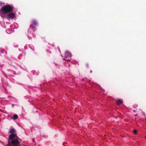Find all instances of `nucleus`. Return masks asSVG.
Masks as SVG:
<instances>
[{"mask_svg": "<svg viewBox=\"0 0 146 146\" xmlns=\"http://www.w3.org/2000/svg\"><path fill=\"white\" fill-rule=\"evenodd\" d=\"M65 56L66 57V58H70V59H65V60L66 61H70V59H71V54L68 52H66L65 54Z\"/></svg>", "mask_w": 146, "mask_h": 146, "instance_id": "20e7f679", "label": "nucleus"}, {"mask_svg": "<svg viewBox=\"0 0 146 146\" xmlns=\"http://www.w3.org/2000/svg\"><path fill=\"white\" fill-rule=\"evenodd\" d=\"M37 25V22L35 20H33V25H30V27L32 29H34L35 27H34V26H36Z\"/></svg>", "mask_w": 146, "mask_h": 146, "instance_id": "39448f33", "label": "nucleus"}, {"mask_svg": "<svg viewBox=\"0 0 146 146\" xmlns=\"http://www.w3.org/2000/svg\"><path fill=\"white\" fill-rule=\"evenodd\" d=\"M9 132L11 134L9 136L8 140V146H21L20 141L22 140L17 136L16 130L15 129H11Z\"/></svg>", "mask_w": 146, "mask_h": 146, "instance_id": "f257e3e1", "label": "nucleus"}, {"mask_svg": "<svg viewBox=\"0 0 146 146\" xmlns=\"http://www.w3.org/2000/svg\"><path fill=\"white\" fill-rule=\"evenodd\" d=\"M142 114H143V115H145V113L144 112H143V111H142Z\"/></svg>", "mask_w": 146, "mask_h": 146, "instance_id": "9d476101", "label": "nucleus"}, {"mask_svg": "<svg viewBox=\"0 0 146 146\" xmlns=\"http://www.w3.org/2000/svg\"><path fill=\"white\" fill-rule=\"evenodd\" d=\"M122 103V101L120 100H117L116 103L117 104L119 105Z\"/></svg>", "mask_w": 146, "mask_h": 146, "instance_id": "423d86ee", "label": "nucleus"}, {"mask_svg": "<svg viewBox=\"0 0 146 146\" xmlns=\"http://www.w3.org/2000/svg\"><path fill=\"white\" fill-rule=\"evenodd\" d=\"M13 6L7 4L4 5L0 10V15L2 18L6 17V15L13 11Z\"/></svg>", "mask_w": 146, "mask_h": 146, "instance_id": "f03ea898", "label": "nucleus"}, {"mask_svg": "<svg viewBox=\"0 0 146 146\" xmlns=\"http://www.w3.org/2000/svg\"><path fill=\"white\" fill-rule=\"evenodd\" d=\"M18 118V116L16 114L14 115H13V118L14 119H16Z\"/></svg>", "mask_w": 146, "mask_h": 146, "instance_id": "0eeeda50", "label": "nucleus"}, {"mask_svg": "<svg viewBox=\"0 0 146 146\" xmlns=\"http://www.w3.org/2000/svg\"><path fill=\"white\" fill-rule=\"evenodd\" d=\"M4 4L5 3H3L2 2L0 1V6H2V5Z\"/></svg>", "mask_w": 146, "mask_h": 146, "instance_id": "6e6552de", "label": "nucleus"}, {"mask_svg": "<svg viewBox=\"0 0 146 146\" xmlns=\"http://www.w3.org/2000/svg\"><path fill=\"white\" fill-rule=\"evenodd\" d=\"M7 16H6V17H7L8 18L10 19H13L15 17V13H7Z\"/></svg>", "mask_w": 146, "mask_h": 146, "instance_id": "7ed1b4c3", "label": "nucleus"}, {"mask_svg": "<svg viewBox=\"0 0 146 146\" xmlns=\"http://www.w3.org/2000/svg\"><path fill=\"white\" fill-rule=\"evenodd\" d=\"M133 133L134 134H136L137 132V131L136 130H134L133 131Z\"/></svg>", "mask_w": 146, "mask_h": 146, "instance_id": "1a4fd4ad", "label": "nucleus"}]
</instances>
